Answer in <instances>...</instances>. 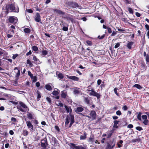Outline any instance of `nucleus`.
<instances>
[{
  "instance_id": "obj_1",
  "label": "nucleus",
  "mask_w": 149,
  "mask_h": 149,
  "mask_svg": "<svg viewBox=\"0 0 149 149\" xmlns=\"http://www.w3.org/2000/svg\"><path fill=\"white\" fill-rule=\"evenodd\" d=\"M6 9L8 12L9 10L14 11V12L16 13H18L19 11V9L18 7L14 3L7 5Z\"/></svg>"
},
{
  "instance_id": "obj_2",
  "label": "nucleus",
  "mask_w": 149,
  "mask_h": 149,
  "mask_svg": "<svg viewBox=\"0 0 149 149\" xmlns=\"http://www.w3.org/2000/svg\"><path fill=\"white\" fill-rule=\"evenodd\" d=\"M70 121V123L69 126V127H70L74 122V117L73 115L70 114L69 117L68 116L66 118L65 123V124L66 125H68Z\"/></svg>"
},
{
  "instance_id": "obj_3",
  "label": "nucleus",
  "mask_w": 149,
  "mask_h": 149,
  "mask_svg": "<svg viewBox=\"0 0 149 149\" xmlns=\"http://www.w3.org/2000/svg\"><path fill=\"white\" fill-rule=\"evenodd\" d=\"M88 91L89 92V95L90 96H95L97 97V99L100 98L101 95L95 91L93 89L88 90Z\"/></svg>"
},
{
  "instance_id": "obj_4",
  "label": "nucleus",
  "mask_w": 149,
  "mask_h": 149,
  "mask_svg": "<svg viewBox=\"0 0 149 149\" xmlns=\"http://www.w3.org/2000/svg\"><path fill=\"white\" fill-rule=\"evenodd\" d=\"M115 142L113 140L112 141H110L107 143V146L106 148V149H112L115 146Z\"/></svg>"
},
{
  "instance_id": "obj_5",
  "label": "nucleus",
  "mask_w": 149,
  "mask_h": 149,
  "mask_svg": "<svg viewBox=\"0 0 149 149\" xmlns=\"http://www.w3.org/2000/svg\"><path fill=\"white\" fill-rule=\"evenodd\" d=\"M71 145L73 149H86V145H83V146L81 145L76 146L75 144L74 143H72Z\"/></svg>"
},
{
  "instance_id": "obj_6",
  "label": "nucleus",
  "mask_w": 149,
  "mask_h": 149,
  "mask_svg": "<svg viewBox=\"0 0 149 149\" xmlns=\"http://www.w3.org/2000/svg\"><path fill=\"white\" fill-rule=\"evenodd\" d=\"M8 20L10 23L15 24L17 22V19L15 17L11 16L9 17Z\"/></svg>"
},
{
  "instance_id": "obj_7",
  "label": "nucleus",
  "mask_w": 149,
  "mask_h": 149,
  "mask_svg": "<svg viewBox=\"0 0 149 149\" xmlns=\"http://www.w3.org/2000/svg\"><path fill=\"white\" fill-rule=\"evenodd\" d=\"M47 145V140L46 138L42 140L41 141V146L44 148H46Z\"/></svg>"
},
{
  "instance_id": "obj_8",
  "label": "nucleus",
  "mask_w": 149,
  "mask_h": 149,
  "mask_svg": "<svg viewBox=\"0 0 149 149\" xmlns=\"http://www.w3.org/2000/svg\"><path fill=\"white\" fill-rule=\"evenodd\" d=\"M26 123L28 128L32 132H33V126L30 122L29 121H26Z\"/></svg>"
},
{
  "instance_id": "obj_9",
  "label": "nucleus",
  "mask_w": 149,
  "mask_h": 149,
  "mask_svg": "<svg viewBox=\"0 0 149 149\" xmlns=\"http://www.w3.org/2000/svg\"><path fill=\"white\" fill-rule=\"evenodd\" d=\"M68 4L70 7H72L73 8H76L79 7V5L78 4L75 2H68Z\"/></svg>"
},
{
  "instance_id": "obj_10",
  "label": "nucleus",
  "mask_w": 149,
  "mask_h": 149,
  "mask_svg": "<svg viewBox=\"0 0 149 149\" xmlns=\"http://www.w3.org/2000/svg\"><path fill=\"white\" fill-rule=\"evenodd\" d=\"M90 115L92 119V120H95L96 118V113L94 111H91L90 113Z\"/></svg>"
},
{
  "instance_id": "obj_11",
  "label": "nucleus",
  "mask_w": 149,
  "mask_h": 149,
  "mask_svg": "<svg viewBox=\"0 0 149 149\" xmlns=\"http://www.w3.org/2000/svg\"><path fill=\"white\" fill-rule=\"evenodd\" d=\"M19 104L20 105L24 108V110H25V112L26 111H29V108L28 107L26 104L22 102H19Z\"/></svg>"
},
{
  "instance_id": "obj_12",
  "label": "nucleus",
  "mask_w": 149,
  "mask_h": 149,
  "mask_svg": "<svg viewBox=\"0 0 149 149\" xmlns=\"http://www.w3.org/2000/svg\"><path fill=\"white\" fill-rule=\"evenodd\" d=\"M35 21L37 22H39L41 24L42 23L41 20L40 16V14L38 13H37L36 14V15L35 18Z\"/></svg>"
},
{
  "instance_id": "obj_13",
  "label": "nucleus",
  "mask_w": 149,
  "mask_h": 149,
  "mask_svg": "<svg viewBox=\"0 0 149 149\" xmlns=\"http://www.w3.org/2000/svg\"><path fill=\"white\" fill-rule=\"evenodd\" d=\"M81 92L80 89L78 88H75L73 89V93L75 95L79 94Z\"/></svg>"
},
{
  "instance_id": "obj_14",
  "label": "nucleus",
  "mask_w": 149,
  "mask_h": 149,
  "mask_svg": "<svg viewBox=\"0 0 149 149\" xmlns=\"http://www.w3.org/2000/svg\"><path fill=\"white\" fill-rule=\"evenodd\" d=\"M84 109V108L81 107H77L76 109H75V112L77 113H79V112H82Z\"/></svg>"
},
{
  "instance_id": "obj_15",
  "label": "nucleus",
  "mask_w": 149,
  "mask_h": 149,
  "mask_svg": "<svg viewBox=\"0 0 149 149\" xmlns=\"http://www.w3.org/2000/svg\"><path fill=\"white\" fill-rule=\"evenodd\" d=\"M67 77L69 79L72 80L74 81H78L79 80V78L75 76H67Z\"/></svg>"
},
{
  "instance_id": "obj_16",
  "label": "nucleus",
  "mask_w": 149,
  "mask_h": 149,
  "mask_svg": "<svg viewBox=\"0 0 149 149\" xmlns=\"http://www.w3.org/2000/svg\"><path fill=\"white\" fill-rule=\"evenodd\" d=\"M14 71L15 72L16 74V77H18L20 74V71L19 70H18V68L17 67H15L14 70Z\"/></svg>"
},
{
  "instance_id": "obj_17",
  "label": "nucleus",
  "mask_w": 149,
  "mask_h": 149,
  "mask_svg": "<svg viewBox=\"0 0 149 149\" xmlns=\"http://www.w3.org/2000/svg\"><path fill=\"white\" fill-rule=\"evenodd\" d=\"M54 11L56 13L59 15H64V12H62L61 10H58L57 9H54Z\"/></svg>"
},
{
  "instance_id": "obj_18",
  "label": "nucleus",
  "mask_w": 149,
  "mask_h": 149,
  "mask_svg": "<svg viewBox=\"0 0 149 149\" xmlns=\"http://www.w3.org/2000/svg\"><path fill=\"white\" fill-rule=\"evenodd\" d=\"M63 28L62 29L64 31H67L68 30V24L66 23H64L63 24Z\"/></svg>"
},
{
  "instance_id": "obj_19",
  "label": "nucleus",
  "mask_w": 149,
  "mask_h": 149,
  "mask_svg": "<svg viewBox=\"0 0 149 149\" xmlns=\"http://www.w3.org/2000/svg\"><path fill=\"white\" fill-rule=\"evenodd\" d=\"M95 140V138L93 135H92L90 136V138L88 139V141L89 142H90L92 143V144H93V143Z\"/></svg>"
},
{
  "instance_id": "obj_20",
  "label": "nucleus",
  "mask_w": 149,
  "mask_h": 149,
  "mask_svg": "<svg viewBox=\"0 0 149 149\" xmlns=\"http://www.w3.org/2000/svg\"><path fill=\"white\" fill-rule=\"evenodd\" d=\"M142 113L141 112H137L136 113V115H137V118L139 120L141 121V116Z\"/></svg>"
},
{
  "instance_id": "obj_21",
  "label": "nucleus",
  "mask_w": 149,
  "mask_h": 149,
  "mask_svg": "<svg viewBox=\"0 0 149 149\" xmlns=\"http://www.w3.org/2000/svg\"><path fill=\"white\" fill-rule=\"evenodd\" d=\"M65 107L67 113L70 112V113L72 112V109L70 107H69L66 105L65 106Z\"/></svg>"
},
{
  "instance_id": "obj_22",
  "label": "nucleus",
  "mask_w": 149,
  "mask_h": 149,
  "mask_svg": "<svg viewBox=\"0 0 149 149\" xmlns=\"http://www.w3.org/2000/svg\"><path fill=\"white\" fill-rule=\"evenodd\" d=\"M51 143L52 145L54 146H55L56 145H57V143L55 138H54L52 139V142H51Z\"/></svg>"
},
{
  "instance_id": "obj_23",
  "label": "nucleus",
  "mask_w": 149,
  "mask_h": 149,
  "mask_svg": "<svg viewBox=\"0 0 149 149\" xmlns=\"http://www.w3.org/2000/svg\"><path fill=\"white\" fill-rule=\"evenodd\" d=\"M45 87L46 89L48 91H51L52 90V88L51 86L49 84H46L45 85Z\"/></svg>"
},
{
  "instance_id": "obj_24",
  "label": "nucleus",
  "mask_w": 149,
  "mask_h": 149,
  "mask_svg": "<svg viewBox=\"0 0 149 149\" xmlns=\"http://www.w3.org/2000/svg\"><path fill=\"white\" fill-rule=\"evenodd\" d=\"M134 43L132 42H128L127 44V47L129 49H130L131 48V46Z\"/></svg>"
},
{
  "instance_id": "obj_25",
  "label": "nucleus",
  "mask_w": 149,
  "mask_h": 149,
  "mask_svg": "<svg viewBox=\"0 0 149 149\" xmlns=\"http://www.w3.org/2000/svg\"><path fill=\"white\" fill-rule=\"evenodd\" d=\"M86 133H84V135H81L80 136V139L82 140H84L86 138Z\"/></svg>"
},
{
  "instance_id": "obj_26",
  "label": "nucleus",
  "mask_w": 149,
  "mask_h": 149,
  "mask_svg": "<svg viewBox=\"0 0 149 149\" xmlns=\"http://www.w3.org/2000/svg\"><path fill=\"white\" fill-rule=\"evenodd\" d=\"M67 20L69 21H71L72 22H73L74 21V19L72 17V16H68L67 17Z\"/></svg>"
},
{
  "instance_id": "obj_27",
  "label": "nucleus",
  "mask_w": 149,
  "mask_h": 149,
  "mask_svg": "<svg viewBox=\"0 0 149 149\" xmlns=\"http://www.w3.org/2000/svg\"><path fill=\"white\" fill-rule=\"evenodd\" d=\"M134 87H136L139 89H141L142 88V87L138 84H135L133 86Z\"/></svg>"
},
{
  "instance_id": "obj_28",
  "label": "nucleus",
  "mask_w": 149,
  "mask_h": 149,
  "mask_svg": "<svg viewBox=\"0 0 149 149\" xmlns=\"http://www.w3.org/2000/svg\"><path fill=\"white\" fill-rule=\"evenodd\" d=\"M47 54V52L46 50H43L42 51V55L43 57L46 55Z\"/></svg>"
},
{
  "instance_id": "obj_29",
  "label": "nucleus",
  "mask_w": 149,
  "mask_h": 149,
  "mask_svg": "<svg viewBox=\"0 0 149 149\" xmlns=\"http://www.w3.org/2000/svg\"><path fill=\"white\" fill-rule=\"evenodd\" d=\"M67 94L66 93L64 92H62L61 94V96L62 98H65L66 97Z\"/></svg>"
},
{
  "instance_id": "obj_30",
  "label": "nucleus",
  "mask_w": 149,
  "mask_h": 149,
  "mask_svg": "<svg viewBox=\"0 0 149 149\" xmlns=\"http://www.w3.org/2000/svg\"><path fill=\"white\" fill-rule=\"evenodd\" d=\"M143 123L145 125H147L149 123V121L147 119H146L143 120Z\"/></svg>"
},
{
  "instance_id": "obj_31",
  "label": "nucleus",
  "mask_w": 149,
  "mask_h": 149,
  "mask_svg": "<svg viewBox=\"0 0 149 149\" xmlns=\"http://www.w3.org/2000/svg\"><path fill=\"white\" fill-rule=\"evenodd\" d=\"M24 32L26 33H29L30 32V30L28 28H26L24 29Z\"/></svg>"
},
{
  "instance_id": "obj_32",
  "label": "nucleus",
  "mask_w": 149,
  "mask_h": 149,
  "mask_svg": "<svg viewBox=\"0 0 149 149\" xmlns=\"http://www.w3.org/2000/svg\"><path fill=\"white\" fill-rule=\"evenodd\" d=\"M140 139L139 138H137L136 139H133L132 140V141L133 142H139L140 141Z\"/></svg>"
},
{
  "instance_id": "obj_33",
  "label": "nucleus",
  "mask_w": 149,
  "mask_h": 149,
  "mask_svg": "<svg viewBox=\"0 0 149 149\" xmlns=\"http://www.w3.org/2000/svg\"><path fill=\"white\" fill-rule=\"evenodd\" d=\"M27 63L28 64H29L31 67H32L33 65V64H32L31 61L29 59L27 60Z\"/></svg>"
},
{
  "instance_id": "obj_34",
  "label": "nucleus",
  "mask_w": 149,
  "mask_h": 149,
  "mask_svg": "<svg viewBox=\"0 0 149 149\" xmlns=\"http://www.w3.org/2000/svg\"><path fill=\"white\" fill-rule=\"evenodd\" d=\"M32 49L35 52L37 51L38 50V48L37 47L34 46L32 47Z\"/></svg>"
},
{
  "instance_id": "obj_35",
  "label": "nucleus",
  "mask_w": 149,
  "mask_h": 149,
  "mask_svg": "<svg viewBox=\"0 0 149 149\" xmlns=\"http://www.w3.org/2000/svg\"><path fill=\"white\" fill-rule=\"evenodd\" d=\"M28 118L30 119H31L32 118V116L31 114L28 112V114L27 115Z\"/></svg>"
},
{
  "instance_id": "obj_36",
  "label": "nucleus",
  "mask_w": 149,
  "mask_h": 149,
  "mask_svg": "<svg viewBox=\"0 0 149 149\" xmlns=\"http://www.w3.org/2000/svg\"><path fill=\"white\" fill-rule=\"evenodd\" d=\"M56 104L58 106H60L61 107H63V105L62 103L59 102H58L56 103Z\"/></svg>"
},
{
  "instance_id": "obj_37",
  "label": "nucleus",
  "mask_w": 149,
  "mask_h": 149,
  "mask_svg": "<svg viewBox=\"0 0 149 149\" xmlns=\"http://www.w3.org/2000/svg\"><path fill=\"white\" fill-rule=\"evenodd\" d=\"M17 108L20 111L22 112H25V110H24L21 107L18 106L17 107Z\"/></svg>"
},
{
  "instance_id": "obj_38",
  "label": "nucleus",
  "mask_w": 149,
  "mask_h": 149,
  "mask_svg": "<svg viewBox=\"0 0 149 149\" xmlns=\"http://www.w3.org/2000/svg\"><path fill=\"white\" fill-rule=\"evenodd\" d=\"M23 133L24 135L25 136H27L29 134L28 131L26 130H23Z\"/></svg>"
},
{
  "instance_id": "obj_39",
  "label": "nucleus",
  "mask_w": 149,
  "mask_h": 149,
  "mask_svg": "<svg viewBox=\"0 0 149 149\" xmlns=\"http://www.w3.org/2000/svg\"><path fill=\"white\" fill-rule=\"evenodd\" d=\"M58 78L62 79L63 78V75L61 73H59L58 75Z\"/></svg>"
},
{
  "instance_id": "obj_40",
  "label": "nucleus",
  "mask_w": 149,
  "mask_h": 149,
  "mask_svg": "<svg viewBox=\"0 0 149 149\" xmlns=\"http://www.w3.org/2000/svg\"><path fill=\"white\" fill-rule=\"evenodd\" d=\"M31 78L33 79V82H35L37 80L36 77V76H33V77Z\"/></svg>"
},
{
  "instance_id": "obj_41",
  "label": "nucleus",
  "mask_w": 149,
  "mask_h": 149,
  "mask_svg": "<svg viewBox=\"0 0 149 149\" xmlns=\"http://www.w3.org/2000/svg\"><path fill=\"white\" fill-rule=\"evenodd\" d=\"M141 117L142 119L143 120H146L147 119V115H142L141 116Z\"/></svg>"
},
{
  "instance_id": "obj_42",
  "label": "nucleus",
  "mask_w": 149,
  "mask_h": 149,
  "mask_svg": "<svg viewBox=\"0 0 149 149\" xmlns=\"http://www.w3.org/2000/svg\"><path fill=\"white\" fill-rule=\"evenodd\" d=\"M52 94L54 95H57L58 94V92L57 91H54L52 92Z\"/></svg>"
},
{
  "instance_id": "obj_43",
  "label": "nucleus",
  "mask_w": 149,
  "mask_h": 149,
  "mask_svg": "<svg viewBox=\"0 0 149 149\" xmlns=\"http://www.w3.org/2000/svg\"><path fill=\"white\" fill-rule=\"evenodd\" d=\"M128 10L130 13L132 14H133V10L131 8H128Z\"/></svg>"
},
{
  "instance_id": "obj_44",
  "label": "nucleus",
  "mask_w": 149,
  "mask_h": 149,
  "mask_svg": "<svg viewBox=\"0 0 149 149\" xmlns=\"http://www.w3.org/2000/svg\"><path fill=\"white\" fill-rule=\"evenodd\" d=\"M136 130L139 131H141L143 130L142 128L140 127H136Z\"/></svg>"
},
{
  "instance_id": "obj_45",
  "label": "nucleus",
  "mask_w": 149,
  "mask_h": 149,
  "mask_svg": "<svg viewBox=\"0 0 149 149\" xmlns=\"http://www.w3.org/2000/svg\"><path fill=\"white\" fill-rule=\"evenodd\" d=\"M86 43H87V44L89 45V46H91L92 45V42L90 41V40H87L86 41Z\"/></svg>"
},
{
  "instance_id": "obj_46",
  "label": "nucleus",
  "mask_w": 149,
  "mask_h": 149,
  "mask_svg": "<svg viewBox=\"0 0 149 149\" xmlns=\"http://www.w3.org/2000/svg\"><path fill=\"white\" fill-rule=\"evenodd\" d=\"M116 113L118 116H120L121 114V113L120 111L118 110L116 111Z\"/></svg>"
},
{
  "instance_id": "obj_47",
  "label": "nucleus",
  "mask_w": 149,
  "mask_h": 149,
  "mask_svg": "<svg viewBox=\"0 0 149 149\" xmlns=\"http://www.w3.org/2000/svg\"><path fill=\"white\" fill-rule=\"evenodd\" d=\"M26 11L30 13H32L33 12V11L31 9H26Z\"/></svg>"
},
{
  "instance_id": "obj_48",
  "label": "nucleus",
  "mask_w": 149,
  "mask_h": 149,
  "mask_svg": "<svg viewBox=\"0 0 149 149\" xmlns=\"http://www.w3.org/2000/svg\"><path fill=\"white\" fill-rule=\"evenodd\" d=\"M33 59L34 61L36 62L38 61V59L37 58L36 56H33Z\"/></svg>"
},
{
  "instance_id": "obj_49",
  "label": "nucleus",
  "mask_w": 149,
  "mask_h": 149,
  "mask_svg": "<svg viewBox=\"0 0 149 149\" xmlns=\"http://www.w3.org/2000/svg\"><path fill=\"white\" fill-rule=\"evenodd\" d=\"M127 107L125 105L123 106L122 107V109L124 111H126L127 109Z\"/></svg>"
},
{
  "instance_id": "obj_50",
  "label": "nucleus",
  "mask_w": 149,
  "mask_h": 149,
  "mask_svg": "<svg viewBox=\"0 0 149 149\" xmlns=\"http://www.w3.org/2000/svg\"><path fill=\"white\" fill-rule=\"evenodd\" d=\"M18 54H14L12 57V58L13 59H15V58L18 56Z\"/></svg>"
},
{
  "instance_id": "obj_51",
  "label": "nucleus",
  "mask_w": 149,
  "mask_h": 149,
  "mask_svg": "<svg viewBox=\"0 0 149 149\" xmlns=\"http://www.w3.org/2000/svg\"><path fill=\"white\" fill-rule=\"evenodd\" d=\"M146 59L147 62H149V56L148 55L146 56Z\"/></svg>"
},
{
  "instance_id": "obj_52",
  "label": "nucleus",
  "mask_w": 149,
  "mask_h": 149,
  "mask_svg": "<svg viewBox=\"0 0 149 149\" xmlns=\"http://www.w3.org/2000/svg\"><path fill=\"white\" fill-rule=\"evenodd\" d=\"M120 45L119 43H117L114 46V48H117L119 47Z\"/></svg>"
},
{
  "instance_id": "obj_53",
  "label": "nucleus",
  "mask_w": 149,
  "mask_h": 149,
  "mask_svg": "<svg viewBox=\"0 0 149 149\" xmlns=\"http://www.w3.org/2000/svg\"><path fill=\"white\" fill-rule=\"evenodd\" d=\"M85 101L87 104H88L89 103V100L88 98H85Z\"/></svg>"
},
{
  "instance_id": "obj_54",
  "label": "nucleus",
  "mask_w": 149,
  "mask_h": 149,
  "mask_svg": "<svg viewBox=\"0 0 149 149\" xmlns=\"http://www.w3.org/2000/svg\"><path fill=\"white\" fill-rule=\"evenodd\" d=\"M28 74L29 76H30L31 78H32L33 77V75L32 74L31 72L30 71L28 72Z\"/></svg>"
},
{
  "instance_id": "obj_55",
  "label": "nucleus",
  "mask_w": 149,
  "mask_h": 149,
  "mask_svg": "<svg viewBox=\"0 0 149 149\" xmlns=\"http://www.w3.org/2000/svg\"><path fill=\"white\" fill-rule=\"evenodd\" d=\"M114 91L115 93L118 96H119V95L118 93H117V88H115L114 89Z\"/></svg>"
},
{
  "instance_id": "obj_56",
  "label": "nucleus",
  "mask_w": 149,
  "mask_h": 149,
  "mask_svg": "<svg viewBox=\"0 0 149 149\" xmlns=\"http://www.w3.org/2000/svg\"><path fill=\"white\" fill-rule=\"evenodd\" d=\"M104 35H103L102 36H98V38L99 39H103L104 37Z\"/></svg>"
},
{
  "instance_id": "obj_57",
  "label": "nucleus",
  "mask_w": 149,
  "mask_h": 149,
  "mask_svg": "<svg viewBox=\"0 0 149 149\" xmlns=\"http://www.w3.org/2000/svg\"><path fill=\"white\" fill-rule=\"evenodd\" d=\"M107 29L108 31V32L109 33H111L112 32V31L111 28L109 27H107Z\"/></svg>"
},
{
  "instance_id": "obj_58",
  "label": "nucleus",
  "mask_w": 149,
  "mask_h": 149,
  "mask_svg": "<svg viewBox=\"0 0 149 149\" xmlns=\"http://www.w3.org/2000/svg\"><path fill=\"white\" fill-rule=\"evenodd\" d=\"M4 50L1 48H0V55L3 54L4 53Z\"/></svg>"
},
{
  "instance_id": "obj_59",
  "label": "nucleus",
  "mask_w": 149,
  "mask_h": 149,
  "mask_svg": "<svg viewBox=\"0 0 149 149\" xmlns=\"http://www.w3.org/2000/svg\"><path fill=\"white\" fill-rule=\"evenodd\" d=\"M32 54V52L30 50L26 54V55L27 56H28L30 55L31 54Z\"/></svg>"
},
{
  "instance_id": "obj_60",
  "label": "nucleus",
  "mask_w": 149,
  "mask_h": 149,
  "mask_svg": "<svg viewBox=\"0 0 149 149\" xmlns=\"http://www.w3.org/2000/svg\"><path fill=\"white\" fill-rule=\"evenodd\" d=\"M102 82V81L100 79H98L97 81V84L98 85H100Z\"/></svg>"
},
{
  "instance_id": "obj_61",
  "label": "nucleus",
  "mask_w": 149,
  "mask_h": 149,
  "mask_svg": "<svg viewBox=\"0 0 149 149\" xmlns=\"http://www.w3.org/2000/svg\"><path fill=\"white\" fill-rule=\"evenodd\" d=\"M11 120L15 122L16 121V119L14 117H12L11 118Z\"/></svg>"
},
{
  "instance_id": "obj_62",
  "label": "nucleus",
  "mask_w": 149,
  "mask_h": 149,
  "mask_svg": "<svg viewBox=\"0 0 149 149\" xmlns=\"http://www.w3.org/2000/svg\"><path fill=\"white\" fill-rule=\"evenodd\" d=\"M145 27L147 29V30L149 31V26L148 24H146L145 25Z\"/></svg>"
},
{
  "instance_id": "obj_63",
  "label": "nucleus",
  "mask_w": 149,
  "mask_h": 149,
  "mask_svg": "<svg viewBox=\"0 0 149 149\" xmlns=\"http://www.w3.org/2000/svg\"><path fill=\"white\" fill-rule=\"evenodd\" d=\"M133 125L132 124H129L127 126V127L129 128H131L133 127Z\"/></svg>"
},
{
  "instance_id": "obj_64",
  "label": "nucleus",
  "mask_w": 149,
  "mask_h": 149,
  "mask_svg": "<svg viewBox=\"0 0 149 149\" xmlns=\"http://www.w3.org/2000/svg\"><path fill=\"white\" fill-rule=\"evenodd\" d=\"M136 15L138 17H140L141 16L140 14L138 13V12H136L135 13Z\"/></svg>"
}]
</instances>
